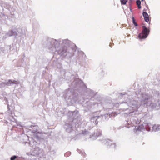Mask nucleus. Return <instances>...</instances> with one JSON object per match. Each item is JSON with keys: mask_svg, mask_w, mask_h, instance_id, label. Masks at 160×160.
I'll return each mask as SVG.
<instances>
[{"mask_svg": "<svg viewBox=\"0 0 160 160\" xmlns=\"http://www.w3.org/2000/svg\"><path fill=\"white\" fill-rule=\"evenodd\" d=\"M122 4L125 5L128 2V0H120Z\"/></svg>", "mask_w": 160, "mask_h": 160, "instance_id": "obj_4", "label": "nucleus"}, {"mask_svg": "<svg viewBox=\"0 0 160 160\" xmlns=\"http://www.w3.org/2000/svg\"><path fill=\"white\" fill-rule=\"evenodd\" d=\"M143 0H142V1H143Z\"/></svg>", "mask_w": 160, "mask_h": 160, "instance_id": "obj_11", "label": "nucleus"}, {"mask_svg": "<svg viewBox=\"0 0 160 160\" xmlns=\"http://www.w3.org/2000/svg\"><path fill=\"white\" fill-rule=\"evenodd\" d=\"M136 3L138 6V7L139 9H140L141 8V6H140L141 4V2L140 0H138L136 2Z\"/></svg>", "mask_w": 160, "mask_h": 160, "instance_id": "obj_3", "label": "nucleus"}, {"mask_svg": "<svg viewBox=\"0 0 160 160\" xmlns=\"http://www.w3.org/2000/svg\"><path fill=\"white\" fill-rule=\"evenodd\" d=\"M143 12H145L146 11V10L145 9H143Z\"/></svg>", "mask_w": 160, "mask_h": 160, "instance_id": "obj_9", "label": "nucleus"}, {"mask_svg": "<svg viewBox=\"0 0 160 160\" xmlns=\"http://www.w3.org/2000/svg\"><path fill=\"white\" fill-rule=\"evenodd\" d=\"M67 154V153H66V154H65V156H66V154Z\"/></svg>", "mask_w": 160, "mask_h": 160, "instance_id": "obj_10", "label": "nucleus"}, {"mask_svg": "<svg viewBox=\"0 0 160 160\" xmlns=\"http://www.w3.org/2000/svg\"><path fill=\"white\" fill-rule=\"evenodd\" d=\"M133 19V24L134 25L136 26H138V24L136 22L135 20L134 19V18H132Z\"/></svg>", "mask_w": 160, "mask_h": 160, "instance_id": "obj_6", "label": "nucleus"}, {"mask_svg": "<svg viewBox=\"0 0 160 160\" xmlns=\"http://www.w3.org/2000/svg\"><path fill=\"white\" fill-rule=\"evenodd\" d=\"M142 15L144 18V19L145 21L148 22L150 20V18L148 14L146 12H143L142 13Z\"/></svg>", "mask_w": 160, "mask_h": 160, "instance_id": "obj_2", "label": "nucleus"}, {"mask_svg": "<svg viewBox=\"0 0 160 160\" xmlns=\"http://www.w3.org/2000/svg\"><path fill=\"white\" fill-rule=\"evenodd\" d=\"M67 51V50L66 49H64V48H63L62 50V52L63 53L65 52H66Z\"/></svg>", "mask_w": 160, "mask_h": 160, "instance_id": "obj_8", "label": "nucleus"}, {"mask_svg": "<svg viewBox=\"0 0 160 160\" xmlns=\"http://www.w3.org/2000/svg\"><path fill=\"white\" fill-rule=\"evenodd\" d=\"M142 32L138 35V38L140 39H144L147 38L149 33L150 30L148 29L146 26L142 27Z\"/></svg>", "mask_w": 160, "mask_h": 160, "instance_id": "obj_1", "label": "nucleus"}, {"mask_svg": "<svg viewBox=\"0 0 160 160\" xmlns=\"http://www.w3.org/2000/svg\"><path fill=\"white\" fill-rule=\"evenodd\" d=\"M16 82H17V81L14 80L13 81H12L11 80H9L8 81V83L10 84H16Z\"/></svg>", "mask_w": 160, "mask_h": 160, "instance_id": "obj_5", "label": "nucleus"}, {"mask_svg": "<svg viewBox=\"0 0 160 160\" xmlns=\"http://www.w3.org/2000/svg\"><path fill=\"white\" fill-rule=\"evenodd\" d=\"M17 157L15 156H14L11 158L10 160H15V159Z\"/></svg>", "mask_w": 160, "mask_h": 160, "instance_id": "obj_7", "label": "nucleus"}]
</instances>
